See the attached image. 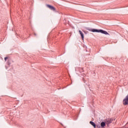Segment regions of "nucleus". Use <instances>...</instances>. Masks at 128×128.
<instances>
[{
    "label": "nucleus",
    "mask_w": 128,
    "mask_h": 128,
    "mask_svg": "<svg viewBox=\"0 0 128 128\" xmlns=\"http://www.w3.org/2000/svg\"><path fill=\"white\" fill-rule=\"evenodd\" d=\"M92 32H100V34H106V35L109 34L106 31L102 29L98 30V29L92 28Z\"/></svg>",
    "instance_id": "1"
},
{
    "label": "nucleus",
    "mask_w": 128,
    "mask_h": 128,
    "mask_svg": "<svg viewBox=\"0 0 128 128\" xmlns=\"http://www.w3.org/2000/svg\"><path fill=\"white\" fill-rule=\"evenodd\" d=\"M123 104L124 106H128V94L123 100Z\"/></svg>",
    "instance_id": "2"
},
{
    "label": "nucleus",
    "mask_w": 128,
    "mask_h": 128,
    "mask_svg": "<svg viewBox=\"0 0 128 128\" xmlns=\"http://www.w3.org/2000/svg\"><path fill=\"white\" fill-rule=\"evenodd\" d=\"M113 120V118H108L106 120L105 122L106 124H112V122Z\"/></svg>",
    "instance_id": "3"
},
{
    "label": "nucleus",
    "mask_w": 128,
    "mask_h": 128,
    "mask_svg": "<svg viewBox=\"0 0 128 128\" xmlns=\"http://www.w3.org/2000/svg\"><path fill=\"white\" fill-rule=\"evenodd\" d=\"M47 8H50V10H53V12H56V8L54 7V6L50 5V4H46Z\"/></svg>",
    "instance_id": "4"
},
{
    "label": "nucleus",
    "mask_w": 128,
    "mask_h": 128,
    "mask_svg": "<svg viewBox=\"0 0 128 128\" xmlns=\"http://www.w3.org/2000/svg\"><path fill=\"white\" fill-rule=\"evenodd\" d=\"M90 124L92 126H94V128H96V123H94V122L90 121Z\"/></svg>",
    "instance_id": "5"
},
{
    "label": "nucleus",
    "mask_w": 128,
    "mask_h": 128,
    "mask_svg": "<svg viewBox=\"0 0 128 128\" xmlns=\"http://www.w3.org/2000/svg\"><path fill=\"white\" fill-rule=\"evenodd\" d=\"M79 32L81 36V38H82V40H84V33H82V30H79Z\"/></svg>",
    "instance_id": "6"
},
{
    "label": "nucleus",
    "mask_w": 128,
    "mask_h": 128,
    "mask_svg": "<svg viewBox=\"0 0 128 128\" xmlns=\"http://www.w3.org/2000/svg\"><path fill=\"white\" fill-rule=\"evenodd\" d=\"M100 126H102V128H104V126H106V122H102L101 123H100Z\"/></svg>",
    "instance_id": "7"
},
{
    "label": "nucleus",
    "mask_w": 128,
    "mask_h": 128,
    "mask_svg": "<svg viewBox=\"0 0 128 128\" xmlns=\"http://www.w3.org/2000/svg\"><path fill=\"white\" fill-rule=\"evenodd\" d=\"M86 30H89L90 32H92V28H88V27H86Z\"/></svg>",
    "instance_id": "8"
},
{
    "label": "nucleus",
    "mask_w": 128,
    "mask_h": 128,
    "mask_svg": "<svg viewBox=\"0 0 128 128\" xmlns=\"http://www.w3.org/2000/svg\"><path fill=\"white\" fill-rule=\"evenodd\" d=\"M8 64V66H10V64H11V62H10V60H8L7 62Z\"/></svg>",
    "instance_id": "9"
},
{
    "label": "nucleus",
    "mask_w": 128,
    "mask_h": 128,
    "mask_svg": "<svg viewBox=\"0 0 128 128\" xmlns=\"http://www.w3.org/2000/svg\"><path fill=\"white\" fill-rule=\"evenodd\" d=\"M8 57H5V58H4V60H5V62H6V60H8Z\"/></svg>",
    "instance_id": "10"
},
{
    "label": "nucleus",
    "mask_w": 128,
    "mask_h": 128,
    "mask_svg": "<svg viewBox=\"0 0 128 128\" xmlns=\"http://www.w3.org/2000/svg\"><path fill=\"white\" fill-rule=\"evenodd\" d=\"M98 128H104L103 127H102V126H100Z\"/></svg>",
    "instance_id": "11"
},
{
    "label": "nucleus",
    "mask_w": 128,
    "mask_h": 128,
    "mask_svg": "<svg viewBox=\"0 0 128 128\" xmlns=\"http://www.w3.org/2000/svg\"><path fill=\"white\" fill-rule=\"evenodd\" d=\"M83 80L84 81V82H84V78H83Z\"/></svg>",
    "instance_id": "12"
},
{
    "label": "nucleus",
    "mask_w": 128,
    "mask_h": 128,
    "mask_svg": "<svg viewBox=\"0 0 128 128\" xmlns=\"http://www.w3.org/2000/svg\"><path fill=\"white\" fill-rule=\"evenodd\" d=\"M62 126H64V124H61Z\"/></svg>",
    "instance_id": "13"
},
{
    "label": "nucleus",
    "mask_w": 128,
    "mask_h": 128,
    "mask_svg": "<svg viewBox=\"0 0 128 128\" xmlns=\"http://www.w3.org/2000/svg\"><path fill=\"white\" fill-rule=\"evenodd\" d=\"M34 34V36H36V34Z\"/></svg>",
    "instance_id": "14"
}]
</instances>
